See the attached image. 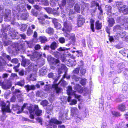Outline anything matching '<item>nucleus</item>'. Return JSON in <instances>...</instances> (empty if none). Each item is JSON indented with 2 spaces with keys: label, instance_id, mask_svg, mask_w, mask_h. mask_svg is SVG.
I'll list each match as a JSON object with an SVG mask.
<instances>
[{
  "label": "nucleus",
  "instance_id": "5",
  "mask_svg": "<svg viewBox=\"0 0 128 128\" xmlns=\"http://www.w3.org/2000/svg\"><path fill=\"white\" fill-rule=\"evenodd\" d=\"M1 105L2 106V111L3 112V114L4 112H10V102L8 101H7L5 104L3 102H1Z\"/></svg>",
  "mask_w": 128,
  "mask_h": 128
},
{
  "label": "nucleus",
  "instance_id": "12",
  "mask_svg": "<svg viewBox=\"0 0 128 128\" xmlns=\"http://www.w3.org/2000/svg\"><path fill=\"white\" fill-rule=\"evenodd\" d=\"M36 39H33L29 41H28L26 40L24 42V44L27 45V47H29L30 48H31L33 46V42H36Z\"/></svg>",
  "mask_w": 128,
  "mask_h": 128
},
{
  "label": "nucleus",
  "instance_id": "36",
  "mask_svg": "<svg viewBox=\"0 0 128 128\" xmlns=\"http://www.w3.org/2000/svg\"><path fill=\"white\" fill-rule=\"evenodd\" d=\"M75 90L78 92V90H81L82 88L79 84H76L74 87Z\"/></svg>",
  "mask_w": 128,
  "mask_h": 128
},
{
  "label": "nucleus",
  "instance_id": "9",
  "mask_svg": "<svg viewBox=\"0 0 128 128\" xmlns=\"http://www.w3.org/2000/svg\"><path fill=\"white\" fill-rule=\"evenodd\" d=\"M71 77L72 79H74L76 81H77L79 80H81V81L80 82L81 84L82 85H84L85 84L86 82L87 81V80L86 79H81L80 78H78L76 77L74 74L71 75Z\"/></svg>",
  "mask_w": 128,
  "mask_h": 128
},
{
  "label": "nucleus",
  "instance_id": "59",
  "mask_svg": "<svg viewBox=\"0 0 128 128\" xmlns=\"http://www.w3.org/2000/svg\"><path fill=\"white\" fill-rule=\"evenodd\" d=\"M40 48V46L38 44L36 45L34 47L35 49L36 50H38Z\"/></svg>",
  "mask_w": 128,
  "mask_h": 128
},
{
  "label": "nucleus",
  "instance_id": "63",
  "mask_svg": "<svg viewBox=\"0 0 128 128\" xmlns=\"http://www.w3.org/2000/svg\"><path fill=\"white\" fill-rule=\"evenodd\" d=\"M20 36L21 37L24 39H26V35L24 34H20Z\"/></svg>",
  "mask_w": 128,
  "mask_h": 128
},
{
  "label": "nucleus",
  "instance_id": "13",
  "mask_svg": "<svg viewBox=\"0 0 128 128\" xmlns=\"http://www.w3.org/2000/svg\"><path fill=\"white\" fill-rule=\"evenodd\" d=\"M116 6L118 7L119 12L122 11V10L123 9V7L125 6V5H123L122 3V2H116Z\"/></svg>",
  "mask_w": 128,
  "mask_h": 128
},
{
  "label": "nucleus",
  "instance_id": "44",
  "mask_svg": "<svg viewBox=\"0 0 128 128\" xmlns=\"http://www.w3.org/2000/svg\"><path fill=\"white\" fill-rule=\"evenodd\" d=\"M41 104L44 106H46L48 104V102L46 100H44L42 101Z\"/></svg>",
  "mask_w": 128,
  "mask_h": 128
},
{
  "label": "nucleus",
  "instance_id": "45",
  "mask_svg": "<svg viewBox=\"0 0 128 128\" xmlns=\"http://www.w3.org/2000/svg\"><path fill=\"white\" fill-rule=\"evenodd\" d=\"M2 56L5 58H7L8 60H10L11 59V58L10 56L7 55L6 54L4 53L2 54Z\"/></svg>",
  "mask_w": 128,
  "mask_h": 128
},
{
  "label": "nucleus",
  "instance_id": "20",
  "mask_svg": "<svg viewBox=\"0 0 128 128\" xmlns=\"http://www.w3.org/2000/svg\"><path fill=\"white\" fill-rule=\"evenodd\" d=\"M24 87L26 88V90L28 91L30 90H34L35 89V87L34 85L30 86L28 84L25 86Z\"/></svg>",
  "mask_w": 128,
  "mask_h": 128
},
{
  "label": "nucleus",
  "instance_id": "11",
  "mask_svg": "<svg viewBox=\"0 0 128 128\" xmlns=\"http://www.w3.org/2000/svg\"><path fill=\"white\" fill-rule=\"evenodd\" d=\"M71 114L74 117H77L78 114V110L76 108H72L71 109Z\"/></svg>",
  "mask_w": 128,
  "mask_h": 128
},
{
  "label": "nucleus",
  "instance_id": "18",
  "mask_svg": "<svg viewBox=\"0 0 128 128\" xmlns=\"http://www.w3.org/2000/svg\"><path fill=\"white\" fill-rule=\"evenodd\" d=\"M85 22V19L82 18L80 16L78 19V27H80Z\"/></svg>",
  "mask_w": 128,
  "mask_h": 128
},
{
  "label": "nucleus",
  "instance_id": "47",
  "mask_svg": "<svg viewBox=\"0 0 128 128\" xmlns=\"http://www.w3.org/2000/svg\"><path fill=\"white\" fill-rule=\"evenodd\" d=\"M112 113L113 115L116 116H120V114L116 112H112Z\"/></svg>",
  "mask_w": 128,
  "mask_h": 128
},
{
  "label": "nucleus",
  "instance_id": "31",
  "mask_svg": "<svg viewBox=\"0 0 128 128\" xmlns=\"http://www.w3.org/2000/svg\"><path fill=\"white\" fill-rule=\"evenodd\" d=\"M112 7L110 5H106L105 6V10L109 13L111 14Z\"/></svg>",
  "mask_w": 128,
  "mask_h": 128
},
{
  "label": "nucleus",
  "instance_id": "30",
  "mask_svg": "<svg viewBox=\"0 0 128 128\" xmlns=\"http://www.w3.org/2000/svg\"><path fill=\"white\" fill-rule=\"evenodd\" d=\"M119 32V35L121 38L124 37L126 35V32L122 30L120 31Z\"/></svg>",
  "mask_w": 128,
  "mask_h": 128
},
{
  "label": "nucleus",
  "instance_id": "33",
  "mask_svg": "<svg viewBox=\"0 0 128 128\" xmlns=\"http://www.w3.org/2000/svg\"><path fill=\"white\" fill-rule=\"evenodd\" d=\"M75 10L78 12H80V8L79 5L78 4H76L74 7Z\"/></svg>",
  "mask_w": 128,
  "mask_h": 128
},
{
  "label": "nucleus",
  "instance_id": "2",
  "mask_svg": "<svg viewBox=\"0 0 128 128\" xmlns=\"http://www.w3.org/2000/svg\"><path fill=\"white\" fill-rule=\"evenodd\" d=\"M11 10L9 9H6L5 12L4 20L6 22H8L10 20L12 22L11 23L14 25H18L19 24L16 22H14L13 21L14 20L17 19L18 20L19 16L17 14H14V16H12L11 17Z\"/></svg>",
  "mask_w": 128,
  "mask_h": 128
},
{
  "label": "nucleus",
  "instance_id": "64",
  "mask_svg": "<svg viewBox=\"0 0 128 128\" xmlns=\"http://www.w3.org/2000/svg\"><path fill=\"white\" fill-rule=\"evenodd\" d=\"M50 46H46L44 47V50H49L50 48Z\"/></svg>",
  "mask_w": 128,
  "mask_h": 128
},
{
  "label": "nucleus",
  "instance_id": "46",
  "mask_svg": "<svg viewBox=\"0 0 128 128\" xmlns=\"http://www.w3.org/2000/svg\"><path fill=\"white\" fill-rule=\"evenodd\" d=\"M11 62L13 63L16 64L18 62V60L17 58H14L12 59L11 60Z\"/></svg>",
  "mask_w": 128,
  "mask_h": 128
},
{
  "label": "nucleus",
  "instance_id": "8",
  "mask_svg": "<svg viewBox=\"0 0 128 128\" xmlns=\"http://www.w3.org/2000/svg\"><path fill=\"white\" fill-rule=\"evenodd\" d=\"M42 55V52H35L32 54L30 57V59L32 60H37Z\"/></svg>",
  "mask_w": 128,
  "mask_h": 128
},
{
  "label": "nucleus",
  "instance_id": "52",
  "mask_svg": "<svg viewBox=\"0 0 128 128\" xmlns=\"http://www.w3.org/2000/svg\"><path fill=\"white\" fill-rule=\"evenodd\" d=\"M59 40L60 42L62 43H64L65 41V39L63 37L60 38Z\"/></svg>",
  "mask_w": 128,
  "mask_h": 128
},
{
  "label": "nucleus",
  "instance_id": "56",
  "mask_svg": "<svg viewBox=\"0 0 128 128\" xmlns=\"http://www.w3.org/2000/svg\"><path fill=\"white\" fill-rule=\"evenodd\" d=\"M62 85L64 86L67 84V83L65 81L63 80H62L60 82Z\"/></svg>",
  "mask_w": 128,
  "mask_h": 128
},
{
  "label": "nucleus",
  "instance_id": "61",
  "mask_svg": "<svg viewBox=\"0 0 128 128\" xmlns=\"http://www.w3.org/2000/svg\"><path fill=\"white\" fill-rule=\"evenodd\" d=\"M124 22L123 25L124 24H126V26H127L128 24V18H126L124 19Z\"/></svg>",
  "mask_w": 128,
  "mask_h": 128
},
{
  "label": "nucleus",
  "instance_id": "50",
  "mask_svg": "<svg viewBox=\"0 0 128 128\" xmlns=\"http://www.w3.org/2000/svg\"><path fill=\"white\" fill-rule=\"evenodd\" d=\"M120 82V80L118 78H116L113 80V82L114 84H116Z\"/></svg>",
  "mask_w": 128,
  "mask_h": 128
},
{
  "label": "nucleus",
  "instance_id": "37",
  "mask_svg": "<svg viewBox=\"0 0 128 128\" xmlns=\"http://www.w3.org/2000/svg\"><path fill=\"white\" fill-rule=\"evenodd\" d=\"M94 3L95 6H98V9L101 12V13H102V11L101 8L99 6L98 4L96 2H95L92 1V4H93Z\"/></svg>",
  "mask_w": 128,
  "mask_h": 128
},
{
  "label": "nucleus",
  "instance_id": "14",
  "mask_svg": "<svg viewBox=\"0 0 128 128\" xmlns=\"http://www.w3.org/2000/svg\"><path fill=\"white\" fill-rule=\"evenodd\" d=\"M47 70V69L45 67H44L40 70L39 73L40 75H44L46 73Z\"/></svg>",
  "mask_w": 128,
  "mask_h": 128
},
{
  "label": "nucleus",
  "instance_id": "26",
  "mask_svg": "<svg viewBox=\"0 0 128 128\" xmlns=\"http://www.w3.org/2000/svg\"><path fill=\"white\" fill-rule=\"evenodd\" d=\"M124 8L122 10L120 11L119 12H122L124 14H128V8H126V6H125L123 7Z\"/></svg>",
  "mask_w": 128,
  "mask_h": 128
},
{
  "label": "nucleus",
  "instance_id": "7",
  "mask_svg": "<svg viewBox=\"0 0 128 128\" xmlns=\"http://www.w3.org/2000/svg\"><path fill=\"white\" fill-rule=\"evenodd\" d=\"M75 92H74L72 90V88L71 86H69L68 87L67 90V92L68 94V95L74 94L75 98H77L79 101H80L81 99V96L76 94L75 93Z\"/></svg>",
  "mask_w": 128,
  "mask_h": 128
},
{
  "label": "nucleus",
  "instance_id": "62",
  "mask_svg": "<svg viewBox=\"0 0 128 128\" xmlns=\"http://www.w3.org/2000/svg\"><path fill=\"white\" fill-rule=\"evenodd\" d=\"M53 76V74L52 72L50 73L48 75V77L50 78H52Z\"/></svg>",
  "mask_w": 128,
  "mask_h": 128
},
{
  "label": "nucleus",
  "instance_id": "49",
  "mask_svg": "<svg viewBox=\"0 0 128 128\" xmlns=\"http://www.w3.org/2000/svg\"><path fill=\"white\" fill-rule=\"evenodd\" d=\"M27 104H24V105L21 108V111L20 112H18V113H19L20 112H22L23 110L24 109L26 108V107Z\"/></svg>",
  "mask_w": 128,
  "mask_h": 128
},
{
  "label": "nucleus",
  "instance_id": "6",
  "mask_svg": "<svg viewBox=\"0 0 128 128\" xmlns=\"http://www.w3.org/2000/svg\"><path fill=\"white\" fill-rule=\"evenodd\" d=\"M53 60V64H57L58 68V69L59 71L61 72V70H65L66 67L64 64H60V61L54 58H52L51 60Z\"/></svg>",
  "mask_w": 128,
  "mask_h": 128
},
{
  "label": "nucleus",
  "instance_id": "51",
  "mask_svg": "<svg viewBox=\"0 0 128 128\" xmlns=\"http://www.w3.org/2000/svg\"><path fill=\"white\" fill-rule=\"evenodd\" d=\"M79 68H76L73 71V72L74 74H78L79 73Z\"/></svg>",
  "mask_w": 128,
  "mask_h": 128
},
{
  "label": "nucleus",
  "instance_id": "4",
  "mask_svg": "<svg viewBox=\"0 0 128 128\" xmlns=\"http://www.w3.org/2000/svg\"><path fill=\"white\" fill-rule=\"evenodd\" d=\"M28 109L30 114V117L32 119L34 118V114L35 110V114L37 116H40L42 114V111L38 108V106L35 105V107L30 106L28 107Z\"/></svg>",
  "mask_w": 128,
  "mask_h": 128
},
{
  "label": "nucleus",
  "instance_id": "15",
  "mask_svg": "<svg viewBox=\"0 0 128 128\" xmlns=\"http://www.w3.org/2000/svg\"><path fill=\"white\" fill-rule=\"evenodd\" d=\"M66 115L64 114V110H61L60 112L59 117L60 120H64L66 118Z\"/></svg>",
  "mask_w": 128,
  "mask_h": 128
},
{
  "label": "nucleus",
  "instance_id": "22",
  "mask_svg": "<svg viewBox=\"0 0 128 128\" xmlns=\"http://www.w3.org/2000/svg\"><path fill=\"white\" fill-rule=\"evenodd\" d=\"M96 28L97 30L100 29L102 27V23L100 22L99 21H98L96 22Z\"/></svg>",
  "mask_w": 128,
  "mask_h": 128
},
{
  "label": "nucleus",
  "instance_id": "25",
  "mask_svg": "<svg viewBox=\"0 0 128 128\" xmlns=\"http://www.w3.org/2000/svg\"><path fill=\"white\" fill-rule=\"evenodd\" d=\"M57 46L56 43L55 42H54L51 44L50 46V48L52 50H54L57 48Z\"/></svg>",
  "mask_w": 128,
  "mask_h": 128
},
{
  "label": "nucleus",
  "instance_id": "29",
  "mask_svg": "<svg viewBox=\"0 0 128 128\" xmlns=\"http://www.w3.org/2000/svg\"><path fill=\"white\" fill-rule=\"evenodd\" d=\"M37 65L34 64L33 63H32L28 66L29 68L31 70H33L34 69L37 70Z\"/></svg>",
  "mask_w": 128,
  "mask_h": 128
},
{
  "label": "nucleus",
  "instance_id": "10",
  "mask_svg": "<svg viewBox=\"0 0 128 128\" xmlns=\"http://www.w3.org/2000/svg\"><path fill=\"white\" fill-rule=\"evenodd\" d=\"M58 84H55L54 82L52 85V90L57 93H59L61 90V89L58 87Z\"/></svg>",
  "mask_w": 128,
  "mask_h": 128
},
{
  "label": "nucleus",
  "instance_id": "60",
  "mask_svg": "<svg viewBox=\"0 0 128 128\" xmlns=\"http://www.w3.org/2000/svg\"><path fill=\"white\" fill-rule=\"evenodd\" d=\"M16 100V97L14 96H13L10 99V101L11 102H14Z\"/></svg>",
  "mask_w": 128,
  "mask_h": 128
},
{
  "label": "nucleus",
  "instance_id": "3",
  "mask_svg": "<svg viewBox=\"0 0 128 128\" xmlns=\"http://www.w3.org/2000/svg\"><path fill=\"white\" fill-rule=\"evenodd\" d=\"M64 27L62 30L64 32V35L69 39H71L73 41L75 40V36L74 34H69L66 31L70 32L72 30V27L71 25L68 24L66 22H64Z\"/></svg>",
  "mask_w": 128,
  "mask_h": 128
},
{
  "label": "nucleus",
  "instance_id": "21",
  "mask_svg": "<svg viewBox=\"0 0 128 128\" xmlns=\"http://www.w3.org/2000/svg\"><path fill=\"white\" fill-rule=\"evenodd\" d=\"M108 22V26L110 27H112L115 23L114 20L112 18H109Z\"/></svg>",
  "mask_w": 128,
  "mask_h": 128
},
{
  "label": "nucleus",
  "instance_id": "23",
  "mask_svg": "<svg viewBox=\"0 0 128 128\" xmlns=\"http://www.w3.org/2000/svg\"><path fill=\"white\" fill-rule=\"evenodd\" d=\"M12 85L11 83L10 82H9L8 83L6 84H2V87L3 88L6 89L10 88L12 86Z\"/></svg>",
  "mask_w": 128,
  "mask_h": 128
},
{
  "label": "nucleus",
  "instance_id": "28",
  "mask_svg": "<svg viewBox=\"0 0 128 128\" xmlns=\"http://www.w3.org/2000/svg\"><path fill=\"white\" fill-rule=\"evenodd\" d=\"M54 32L53 29L50 27H49L46 30V32L49 34H53Z\"/></svg>",
  "mask_w": 128,
  "mask_h": 128
},
{
  "label": "nucleus",
  "instance_id": "27",
  "mask_svg": "<svg viewBox=\"0 0 128 128\" xmlns=\"http://www.w3.org/2000/svg\"><path fill=\"white\" fill-rule=\"evenodd\" d=\"M28 16V13H24L21 15V18L22 19L26 20Z\"/></svg>",
  "mask_w": 128,
  "mask_h": 128
},
{
  "label": "nucleus",
  "instance_id": "42",
  "mask_svg": "<svg viewBox=\"0 0 128 128\" xmlns=\"http://www.w3.org/2000/svg\"><path fill=\"white\" fill-rule=\"evenodd\" d=\"M6 61L0 57V67L6 63Z\"/></svg>",
  "mask_w": 128,
  "mask_h": 128
},
{
  "label": "nucleus",
  "instance_id": "16",
  "mask_svg": "<svg viewBox=\"0 0 128 128\" xmlns=\"http://www.w3.org/2000/svg\"><path fill=\"white\" fill-rule=\"evenodd\" d=\"M30 60L28 59H24L22 61L21 65L24 66H28L30 64Z\"/></svg>",
  "mask_w": 128,
  "mask_h": 128
},
{
  "label": "nucleus",
  "instance_id": "58",
  "mask_svg": "<svg viewBox=\"0 0 128 128\" xmlns=\"http://www.w3.org/2000/svg\"><path fill=\"white\" fill-rule=\"evenodd\" d=\"M102 128H107V125L106 122H103L102 125Z\"/></svg>",
  "mask_w": 128,
  "mask_h": 128
},
{
  "label": "nucleus",
  "instance_id": "35",
  "mask_svg": "<svg viewBox=\"0 0 128 128\" xmlns=\"http://www.w3.org/2000/svg\"><path fill=\"white\" fill-rule=\"evenodd\" d=\"M24 84V80H22L17 83V84L21 86H23Z\"/></svg>",
  "mask_w": 128,
  "mask_h": 128
},
{
  "label": "nucleus",
  "instance_id": "17",
  "mask_svg": "<svg viewBox=\"0 0 128 128\" xmlns=\"http://www.w3.org/2000/svg\"><path fill=\"white\" fill-rule=\"evenodd\" d=\"M78 91L80 93H82L84 95H86L88 92V89L86 87L82 88L81 90H79Z\"/></svg>",
  "mask_w": 128,
  "mask_h": 128
},
{
  "label": "nucleus",
  "instance_id": "34",
  "mask_svg": "<svg viewBox=\"0 0 128 128\" xmlns=\"http://www.w3.org/2000/svg\"><path fill=\"white\" fill-rule=\"evenodd\" d=\"M40 42L42 43H44L46 42L47 40V39L44 36H41L40 37Z\"/></svg>",
  "mask_w": 128,
  "mask_h": 128
},
{
  "label": "nucleus",
  "instance_id": "38",
  "mask_svg": "<svg viewBox=\"0 0 128 128\" xmlns=\"http://www.w3.org/2000/svg\"><path fill=\"white\" fill-rule=\"evenodd\" d=\"M27 26L26 24H22L21 26V27L20 28V30L22 31H24L26 30Z\"/></svg>",
  "mask_w": 128,
  "mask_h": 128
},
{
  "label": "nucleus",
  "instance_id": "40",
  "mask_svg": "<svg viewBox=\"0 0 128 128\" xmlns=\"http://www.w3.org/2000/svg\"><path fill=\"white\" fill-rule=\"evenodd\" d=\"M43 94V92L42 91H38L36 92V95L37 96L42 97Z\"/></svg>",
  "mask_w": 128,
  "mask_h": 128
},
{
  "label": "nucleus",
  "instance_id": "54",
  "mask_svg": "<svg viewBox=\"0 0 128 128\" xmlns=\"http://www.w3.org/2000/svg\"><path fill=\"white\" fill-rule=\"evenodd\" d=\"M31 13L33 16H36L37 15V12H35L34 10L33 9L32 10Z\"/></svg>",
  "mask_w": 128,
  "mask_h": 128
},
{
  "label": "nucleus",
  "instance_id": "24",
  "mask_svg": "<svg viewBox=\"0 0 128 128\" xmlns=\"http://www.w3.org/2000/svg\"><path fill=\"white\" fill-rule=\"evenodd\" d=\"M122 29V28L120 26L118 25H116L114 27V30L116 32H119Z\"/></svg>",
  "mask_w": 128,
  "mask_h": 128
},
{
  "label": "nucleus",
  "instance_id": "48",
  "mask_svg": "<svg viewBox=\"0 0 128 128\" xmlns=\"http://www.w3.org/2000/svg\"><path fill=\"white\" fill-rule=\"evenodd\" d=\"M75 118L76 120V122H79L82 119V118L80 116H79L78 115V116L76 117H74Z\"/></svg>",
  "mask_w": 128,
  "mask_h": 128
},
{
  "label": "nucleus",
  "instance_id": "53",
  "mask_svg": "<svg viewBox=\"0 0 128 128\" xmlns=\"http://www.w3.org/2000/svg\"><path fill=\"white\" fill-rule=\"evenodd\" d=\"M44 9L46 12L48 13H50L52 12V9L50 8H46Z\"/></svg>",
  "mask_w": 128,
  "mask_h": 128
},
{
  "label": "nucleus",
  "instance_id": "19",
  "mask_svg": "<svg viewBox=\"0 0 128 128\" xmlns=\"http://www.w3.org/2000/svg\"><path fill=\"white\" fill-rule=\"evenodd\" d=\"M118 108L119 110L123 112L125 110L126 107L124 104H121L118 106Z\"/></svg>",
  "mask_w": 128,
  "mask_h": 128
},
{
  "label": "nucleus",
  "instance_id": "43",
  "mask_svg": "<svg viewBox=\"0 0 128 128\" xmlns=\"http://www.w3.org/2000/svg\"><path fill=\"white\" fill-rule=\"evenodd\" d=\"M55 27L57 29H60L61 27L60 24L58 22L54 24Z\"/></svg>",
  "mask_w": 128,
  "mask_h": 128
},
{
  "label": "nucleus",
  "instance_id": "55",
  "mask_svg": "<svg viewBox=\"0 0 128 128\" xmlns=\"http://www.w3.org/2000/svg\"><path fill=\"white\" fill-rule=\"evenodd\" d=\"M77 103L76 100L74 99L72 100L71 102L70 103V104L72 105H74L76 104Z\"/></svg>",
  "mask_w": 128,
  "mask_h": 128
},
{
  "label": "nucleus",
  "instance_id": "32",
  "mask_svg": "<svg viewBox=\"0 0 128 128\" xmlns=\"http://www.w3.org/2000/svg\"><path fill=\"white\" fill-rule=\"evenodd\" d=\"M94 20L93 19H91L90 22V28L92 30L93 32H94Z\"/></svg>",
  "mask_w": 128,
  "mask_h": 128
},
{
  "label": "nucleus",
  "instance_id": "1",
  "mask_svg": "<svg viewBox=\"0 0 128 128\" xmlns=\"http://www.w3.org/2000/svg\"><path fill=\"white\" fill-rule=\"evenodd\" d=\"M8 30L10 31V32H8L9 34H10V35L12 36V38H14V37H15L16 35V33L14 32V29L13 28L11 29L10 26H8L6 27V28H5L2 27L1 31L3 32V35H2L1 36H4L2 40L4 44L6 46L8 45L10 42V41H8L6 39L7 35V31H8Z\"/></svg>",
  "mask_w": 128,
  "mask_h": 128
},
{
  "label": "nucleus",
  "instance_id": "41",
  "mask_svg": "<svg viewBox=\"0 0 128 128\" xmlns=\"http://www.w3.org/2000/svg\"><path fill=\"white\" fill-rule=\"evenodd\" d=\"M128 85L126 84H124L122 85V90L123 91H126L128 89Z\"/></svg>",
  "mask_w": 128,
  "mask_h": 128
},
{
  "label": "nucleus",
  "instance_id": "39",
  "mask_svg": "<svg viewBox=\"0 0 128 128\" xmlns=\"http://www.w3.org/2000/svg\"><path fill=\"white\" fill-rule=\"evenodd\" d=\"M33 32V30H31L30 27H29L27 30V34L28 36H30Z\"/></svg>",
  "mask_w": 128,
  "mask_h": 128
},
{
  "label": "nucleus",
  "instance_id": "57",
  "mask_svg": "<svg viewBox=\"0 0 128 128\" xmlns=\"http://www.w3.org/2000/svg\"><path fill=\"white\" fill-rule=\"evenodd\" d=\"M86 72V70L85 69H84L83 68L81 69L80 70V72L82 74H84Z\"/></svg>",
  "mask_w": 128,
  "mask_h": 128
}]
</instances>
